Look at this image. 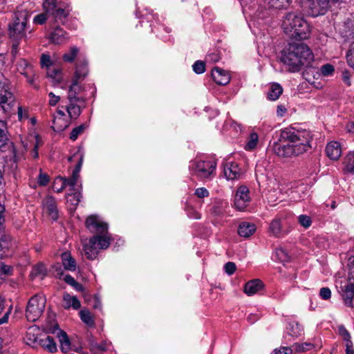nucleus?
Segmentation results:
<instances>
[{
	"mask_svg": "<svg viewBox=\"0 0 354 354\" xmlns=\"http://www.w3.org/2000/svg\"><path fill=\"white\" fill-rule=\"evenodd\" d=\"M280 61L286 66L287 71L295 73L299 71L303 67L305 70L303 76L309 83L320 75L317 66H313L314 55L310 48L304 43L293 42L289 44L281 50Z\"/></svg>",
	"mask_w": 354,
	"mask_h": 354,
	"instance_id": "1",
	"label": "nucleus"
},
{
	"mask_svg": "<svg viewBox=\"0 0 354 354\" xmlns=\"http://www.w3.org/2000/svg\"><path fill=\"white\" fill-rule=\"evenodd\" d=\"M310 133L307 131H299L286 128L281 131L280 138L272 146V151L283 158L297 156L310 149Z\"/></svg>",
	"mask_w": 354,
	"mask_h": 354,
	"instance_id": "2",
	"label": "nucleus"
},
{
	"mask_svg": "<svg viewBox=\"0 0 354 354\" xmlns=\"http://www.w3.org/2000/svg\"><path fill=\"white\" fill-rule=\"evenodd\" d=\"M281 26L284 32L291 38L302 40L308 39L310 35L308 23L297 10L286 12Z\"/></svg>",
	"mask_w": 354,
	"mask_h": 354,
	"instance_id": "3",
	"label": "nucleus"
},
{
	"mask_svg": "<svg viewBox=\"0 0 354 354\" xmlns=\"http://www.w3.org/2000/svg\"><path fill=\"white\" fill-rule=\"evenodd\" d=\"M110 245V239L105 234L93 235L88 243L83 245L86 257L95 259L98 255V249H106Z\"/></svg>",
	"mask_w": 354,
	"mask_h": 354,
	"instance_id": "4",
	"label": "nucleus"
},
{
	"mask_svg": "<svg viewBox=\"0 0 354 354\" xmlns=\"http://www.w3.org/2000/svg\"><path fill=\"white\" fill-rule=\"evenodd\" d=\"M26 16L16 17L12 24L8 26L9 36L13 41V48H17L19 44V41L26 37Z\"/></svg>",
	"mask_w": 354,
	"mask_h": 354,
	"instance_id": "5",
	"label": "nucleus"
},
{
	"mask_svg": "<svg viewBox=\"0 0 354 354\" xmlns=\"http://www.w3.org/2000/svg\"><path fill=\"white\" fill-rule=\"evenodd\" d=\"M45 308V299L39 295L32 296L28 301L26 317L29 322H35L39 319Z\"/></svg>",
	"mask_w": 354,
	"mask_h": 354,
	"instance_id": "6",
	"label": "nucleus"
},
{
	"mask_svg": "<svg viewBox=\"0 0 354 354\" xmlns=\"http://www.w3.org/2000/svg\"><path fill=\"white\" fill-rule=\"evenodd\" d=\"M301 7L308 15L313 17L323 15L330 9L324 0H301Z\"/></svg>",
	"mask_w": 354,
	"mask_h": 354,
	"instance_id": "7",
	"label": "nucleus"
},
{
	"mask_svg": "<svg viewBox=\"0 0 354 354\" xmlns=\"http://www.w3.org/2000/svg\"><path fill=\"white\" fill-rule=\"evenodd\" d=\"M5 211V207L0 203V224L3 219V213ZM13 243L10 234L4 231H0V258H3L9 254L12 249Z\"/></svg>",
	"mask_w": 354,
	"mask_h": 354,
	"instance_id": "8",
	"label": "nucleus"
},
{
	"mask_svg": "<svg viewBox=\"0 0 354 354\" xmlns=\"http://www.w3.org/2000/svg\"><path fill=\"white\" fill-rule=\"evenodd\" d=\"M85 225L88 230L95 235L106 234L108 232L107 223L100 221L97 216H89L86 221Z\"/></svg>",
	"mask_w": 354,
	"mask_h": 354,
	"instance_id": "9",
	"label": "nucleus"
},
{
	"mask_svg": "<svg viewBox=\"0 0 354 354\" xmlns=\"http://www.w3.org/2000/svg\"><path fill=\"white\" fill-rule=\"evenodd\" d=\"M15 104V97L10 91L0 92V111L9 115Z\"/></svg>",
	"mask_w": 354,
	"mask_h": 354,
	"instance_id": "10",
	"label": "nucleus"
},
{
	"mask_svg": "<svg viewBox=\"0 0 354 354\" xmlns=\"http://www.w3.org/2000/svg\"><path fill=\"white\" fill-rule=\"evenodd\" d=\"M339 293L346 306L354 308V282L348 280L347 283L340 286Z\"/></svg>",
	"mask_w": 354,
	"mask_h": 354,
	"instance_id": "11",
	"label": "nucleus"
},
{
	"mask_svg": "<svg viewBox=\"0 0 354 354\" xmlns=\"http://www.w3.org/2000/svg\"><path fill=\"white\" fill-rule=\"evenodd\" d=\"M81 80L72 77L71 84L69 86L68 91V100H82V103L86 102V97L83 96H78L82 92L84 91V86L80 84Z\"/></svg>",
	"mask_w": 354,
	"mask_h": 354,
	"instance_id": "12",
	"label": "nucleus"
},
{
	"mask_svg": "<svg viewBox=\"0 0 354 354\" xmlns=\"http://www.w3.org/2000/svg\"><path fill=\"white\" fill-rule=\"evenodd\" d=\"M249 189L245 186H240L234 196V206L239 210H243L250 201Z\"/></svg>",
	"mask_w": 354,
	"mask_h": 354,
	"instance_id": "13",
	"label": "nucleus"
},
{
	"mask_svg": "<svg viewBox=\"0 0 354 354\" xmlns=\"http://www.w3.org/2000/svg\"><path fill=\"white\" fill-rule=\"evenodd\" d=\"M6 122L0 120V150L2 151H10L15 153L13 142L8 137Z\"/></svg>",
	"mask_w": 354,
	"mask_h": 354,
	"instance_id": "14",
	"label": "nucleus"
},
{
	"mask_svg": "<svg viewBox=\"0 0 354 354\" xmlns=\"http://www.w3.org/2000/svg\"><path fill=\"white\" fill-rule=\"evenodd\" d=\"M58 339L60 343V349L65 354H73L72 351L80 353L82 350V346H76L71 342L66 332H63Z\"/></svg>",
	"mask_w": 354,
	"mask_h": 354,
	"instance_id": "15",
	"label": "nucleus"
},
{
	"mask_svg": "<svg viewBox=\"0 0 354 354\" xmlns=\"http://www.w3.org/2000/svg\"><path fill=\"white\" fill-rule=\"evenodd\" d=\"M216 169V165L210 162L199 161L195 165V172L201 178L209 177Z\"/></svg>",
	"mask_w": 354,
	"mask_h": 354,
	"instance_id": "16",
	"label": "nucleus"
},
{
	"mask_svg": "<svg viewBox=\"0 0 354 354\" xmlns=\"http://www.w3.org/2000/svg\"><path fill=\"white\" fill-rule=\"evenodd\" d=\"M211 75L214 81L218 85H226L230 81L228 73L219 67L214 68Z\"/></svg>",
	"mask_w": 354,
	"mask_h": 354,
	"instance_id": "17",
	"label": "nucleus"
},
{
	"mask_svg": "<svg viewBox=\"0 0 354 354\" xmlns=\"http://www.w3.org/2000/svg\"><path fill=\"white\" fill-rule=\"evenodd\" d=\"M43 206L48 215L53 219L56 220L58 217V212L55 199L53 196H47L43 201Z\"/></svg>",
	"mask_w": 354,
	"mask_h": 354,
	"instance_id": "18",
	"label": "nucleus"
},
{
	"mask_svg": "<svg viewBox=\"0 0 354 354\" xmlns=\"http://www.w3.org/2000/svg\"><path fill=\"white\" fill-rule=\"evenodd\" d=\"M68 104L66 106V110L71 120H76L82 113V107L77 103L82 102V100H68Z\"/></svg>",
	"mask_w": 354,
	"mask_h": 354,
	"instance_id": "19",
	"label": "nucleus"
},
{
	"mask_svg": "<svg viewBox=\"0 0 354 354\" xmlns=\"http://www.w3.org/2000/svg\"><path fill=\"white\" fill-rule=\"evenodd\" d=\"M88 62L84 59H78L75 64V71L73 77L83 80L88 75Z\"/></svg>",
	"mask_w": 354,
	"mask_h": 354,
	"instance_id": "20",
	"label": "nucleus"
},
{
	"mask_svg": "<svg viewBox=\"0 0 354 354\" xmlns=\"http://www.w3.org/2000/svg\"><path fill=\"white\" fill-rule=\"evenodd\" d=\"M326 153L328 157L331 160H338L342 153L340 144L335 141L329 142L326 145Z\"/></svg>",
	"mask_w": 354,
	"mask_h": 354,
	"instance_id": "21",
	"label": "nucleus"
},
{
	"mask_svg": "<svg viewBox=\"0 0 354 354\" xmlns=\"http://www.w3.org/2000/svg\"><path fill=\"white\" fill-rule=\"evenodd\" d=\"M263 287V282L258 279L248 281L244 286V292L249 296L256 294Z\"/></svg>",
	"mask_w": 354,
	"mask_h": 354,
	"instance_id": "22",
	"label": "nucleus"
},
{
	"mask_svg": "<svg viewBox=\"0 0 354 354\" xmlns=\"http://www.w3.org/2000/svg\"><path fill=\"white\" fill-rule=\"evenodd\" d=\"M68 38L67 32L60 27L55 28L51 33L50 39L54 44H59L64 42Z\"/></svg>",
	"mask_w": 354,
	"mask_h": 354,
	"instance_id": "23",
	"label": "nucleus"
},
{
	"mask_svg": "<svg viewBox=\"0 0 354 354\" xmlns=\"http://www.w3.org/2000/svg\"><path fill=\"white\" fill-rule=\"evenodd\" d=\"M38 346L44 348L46 351L53 353L57 351V344L54 340V339L47 335L44 337H41V339H39Z\"/></svg>",
	"mask_w": 354,
	"mask_h": 354,
	"instance_id": "24",
	"label": "nucleus"
},
{
	"mask_svg": "<svg viewBox=\"0 0 354 354\" xmlns=\"http://www.w3.org/2000/svg\"><path fill=\"white\" fill-rule=\"evenodd\" d=\"M63 300L64 302L63 307L65 309H68L72 307L73 309L77 310L81 307L80 302L77 299V297H71L70 294L67 292L64 293Z\"/></svg>",
	"mask_w": 354,
	"mask_h": 354,
	"instance_id": "25",
	"label": "nucleus"
},
{
	"mask_svg": "<svg viewBox=\"0 0 354 354\" xmlns=\"http://www.w3.org/2000/svg\"><path fill=\"white\" fill-rule=\"evenodd\" d=\"M341 32L346 39H354V19H347L343 25Z\"/></svg>",
	"mask_w": 354,
	"mask_h": 354,
	"instance_id": "26",
	"label": "nucleus"
},
{
	"mask_svg": "<svg viewBox=\"0 0 354 354\" xmlns=\"http://www.w3.org/2000/svg\"><path fill=\"white\" fill-rule=\"evenodd\" d=\"M12 311V306H8L3 297L0 296V315L3 314L0 318V325L7 323Z\"/></svg>",
	"mask_w": 354,
	"mask_h": 354,
	"instance_id": "27",
	"label": "nucleus"
},
{
	"mask_svg": "<svg viewBox=\"0 0 354 354\" xmlns=\"http://www.w3.org/2000/svg\"><path fill=\"white\" fill-rule=\"evenodd\" d=\"M224 174L228 180L238 178L240 176L238 165L233 163H227L224 167Z\"/></svg>",
	"mask_w": 354,
	"mask_h": 354,
	"instance_id": "28",
	"label": "nucleus"
},
{
	"mask_svg": "<svg viewBox=\"0 0 354 354\" xmlns=\"http://www.w3.org/2000/svg\"><path fill=\"white\" fill-rule=\"evenodd\" d=\"M256 231V227L254 224L246 222L241 223L238 229V233L241 236L247 238L251 236Z\"/></svg>",
	"mask_w": 354,
	"mask_h": 354,
	"instance_id": "29",
	"label": "nucleus"
},
{
	"mask_svg": "<svg viewBox=\"0 0 354 354\" xmlns=\"http://www.w3.org/2000/svg\"><path fill=\"white\" fill-rule=\"evenodd\" d=\"M62 261L63 266L66 270L70 271H75L76 269V261L74 258L68 252H65L62 254Z\"/></svg>",
	"mask_w": 354,
	"mask_h": 354,
	"instance_id": "30",
	"label": "nucleus"
},
{
	"mask_svg": "<svg viewBox=\"0 0 354 354\" xmlns=\"http://www.w3.org/2000/svg\"><path fill=\"white\" fill-rule=\"evenodd\" d=\"M283 93V88L278 83H272L268 92L267 97L270 100L275 101L279 99Z\"/></svg>",
	"mask_w": 354,
	"mask_h": 354,
	"instance_id": "31",
	"label": "nucleus"
},
{
	"mask_svg": "<svg viewBox=\"0 0 354 354\" xmlns=\"http://www.w3.org/2000/svg\"><path fill=\"white\" fill-rule=\"evenodd\" d=\"M47 273V270L45 265L42 263H39L33 266L32 270L30 272V277L32 278H35L38 276H42V277H45Z\"/></svg>",
	"mask_w": 354,
	"mask_h": 354,
	"instance_id": "32",
	"label": "nucleus"
},
{
	"mask_svg": "<svg viewBox=\"0 0 354 354\" xmlns=\"http://www.w3.org/2000/svg\"><path fill=\"white\" fill-rule=\"evenodd\" d=\"M79 53V48L76 46L70 48L69 50L63 55V60L65 62L72 63Z\"/></svg>",
	"mask_w": 354,
	"mask_h": 354,
	"instance_id": "33",
	"label": "nucleus"
},
{
	"mask_svg": "<svg viewBox=\"0 0 354 354\" xmlns=\"http://www.w3.org/2000/svg\"><path fill=\"white\" fill-rule=\"evenodd\" d=\"M57 7L56 0H45L43 2L44 12L47 15H53Z\"/></svg>",
	"mask_w": 354,
	"mask_h": 354,
	"instance_id": "34",
	"label": "nucleus"
},
{
	"mask_svg": "<svg viewBox=\"0 0 354 354\" xmlns=\"http://www.w3.org/2000/svg\"><path fill=\"white\" fill-rule=\"evenodd\" d=\"M66 187L65 177L57 176L55 178L53 184V189L55 192L60 193Z\"/></svg>",
	"mask_w": 354,
	"mask_h": 354,
	"instance_id": "35",
	"label": "nucleus"
},
{
	"mask_svg": "<svg viewBox=\"0 0 354 354\" xmlns=\"http://www.w3.org/2000/svg\"><path fill=\"white\" fill-rule=\"evenodd\" d=\"M270 232L275 236H278L281 233V223L280 218H274L270 223L269 227Z\"/></svg>",
	"mask_w": 354,
	"mask_h": 354,
	"instance_id": "36",
	"label": "nucleus"
},
{
	"mask_svg": "<svg viewBox=\"0 0 354 354\" xmlns=\"http://www.w3.org/2000/svg\"><path fill=\"white\" fill-rule=\"evenodd\" d=\"M81 320L89 326L95 325L94 319L92 317L91 313L86 310H82L80 312Z\"/></svg>",
	"mask_w": 354,
	"mask_h": 354,
	"instance_id": "37",
	"label": "nucleus"
},
{
	"mask_svg": "<svg viewBox=\"0 0 354 354\" xmlns=\"http://www.w3.org/2000/svg\"><path fill=\"white\" fill-rule=\"evenodd\" d=\"M41 337L35 336V334L30 332H28L26 335V344L33 348H37L39 339H41Z\"/></svg>",
	"mask_w": 354,
	"mask_h": 354,
	"instance_id": "38",
	"label": "nucleus"
},
{
	"mask_svg": "<svg viewBox=\"0 0 354 354\" xmlns=\"http://www.w3.org/2000/svg\"><path fill=\"white\" fill-rule=\"evenodd\" d=\"M258 140H259V136L257 133H252L250 135V137H249V140L248 141L245 147V149L246 150H252L254 149L256 146H257V144L258 142Z\"/></svg>",
	"mask_w": 354,
	"mask_h": 354,
	"instance_id": "39",
	"label": "nucleus"
},
{
	"mask_svg": "<svg viewBox=\"0 0 354 354\" xmlns=\"http://www.w3.org/2000/svg\"><path fill=\"white\" fill-rule=\"evenodd\" d=\"M346 169L354 173V152H350L345 158Z\"/></svg>",
	"mask_w": 354,
	"mask_h": 354,
	"instance_id": "40",
	"label": "nucleus"
},
{
	"mask_svg": "<svg viewBox=\"0 0 354 354\" xmlns=\"http://www.w3.org/2000/svg\"><path fill=\"white\" fill-rule=\"evenodd\" d=\"M276 256L282 263L288 262L290 260V257L288 255L287 251L283 248L277 249Z\"/></svg>",
	"mask_w": 354,
	"mask_h": 354,
	"instance_id": "41",
	"label": "nucleus"
},
{
	"mask_svg": "<svg viewBox=\"0 0 354 354\" xmlns=\"http://www.w3.org/2000/svg\"><path fill=\"white\" fill-rule=\"evenodd\" d=\"M86 126L84 124H82L77 127L73 129L70 133V139L72 140H76L78 138L79 135L83 133Z\"/></svg>",
	"mask_w": 354,
	"mask_h": 354,
	"instance_id": "42",
	"label": "nucleus"
},
{
	"mask_svg": "<svg viewBox=\"0 0 354 354\" xmlns=\"http://www.w3.org/2000/svg\"><path fill=\"white\" fill-rule=\"evenodd\" d=\"M337 328L339 335L342 337L346 343L351 342L350 333L343 325L339 326Z\"/></svg>",
	"mask_w": 354,
	"mask_h": 354,
	"instance_id": "43",
	"label": "nucleus"
},
{
	"mask_svg": "<svg viewBox=\"0 0 354 354\" xmlns=\"http://www.w3.org/2000/svg\"><path fill=\"white\" fill-rule=\"evenodd\" d=\"M64 332L60 329L57 324H55L53 326H49L46 328V333L55 335L57 338L62 335V333Z\"/></svg>",
	"mask_w": 354,
	"mask_h": 354,
	"instance_id": "44",
	"label": "nucleus"
},
{
	"mask_svg": "<svg viewBox=\"0 0 354 354\" xmlns=\"http://www.w3.org/2000/svg\"><path fill=\"white\" fill-rule=\"evenodd\" d=\"M347 266L349 270L348 280L354 283V256L348 259Z\"/></svg>",
	"mask_w": 354,
	"mask_h": 354,
	"instance_id": "45",
	"label": "nucleus"
},
{
	"mask_svg": "<svg viewBox=\"0 0 354 354\" xmlns=\"http://www.w3.org/2000/svg\"><path fill=\"white\" fill-rule=\"evenodd\" d=\"M298 222L301 226L304 227L305 228L310 227L312 223L310 217L304 214L299 216Z\"/></svg>",
	"mask_w": 354,
	"mask_h": 354,
	"instance_id": "46",
	"label": "nucleus"
},
{
	"mask_svg": "<svg viewBox=\"0 0 354 354\" xmlns=\"http://www.w3.org/2000/svg\"><path fill=\"white\" fill-rule=\"evenodd\" d=\"M194 71L197 74H201L205 71V64L203 61L198 60L192 66Z\"/></svg>",
	"mask_w": 354,
	"mask_h": 354,
	"instance_id": "47",
	"label": "nucleus"
},
{
	"mask_svg": "<svg viewBox=\"0 0 354 354\" xmlns=\"http://www.w3.org/2000/svg\"><path fill=\"white\" fill-rule=\"evenodd\" d=\"M56 20H62L66 17L67 14L64 9L57 7L52 15Z\"/></svg>",
	"mask_w": 354,
	"mask_h": 354,
	"instance_id": "48",
	"label": "nucleus"
},
{
	"mask_svg": "<svg viewBox=\"0 0 354 354\" xmlns=\"http://www.w3.org/2000/svg\"><path fill=\"white\" fill-rule=\"evenodd\" d=\"M334 66L330 64H326L321 67L320 71L324 76L331 75L334 71Z\"/></svg>",
	"mask_w": 354,
	"mask_h": 354,
	"instance_id": "49",
	"label": "nucleus"
},
{
	"mask_svg": "<svg viewBox=\"0 0 354 354\" xmlns=\"http://www.w3.org/2000/svg\"><path fill=\"white\" fill-rule=\"evenodd\" d=\"M347 62L348 64L354 68V41L351 44L350 49L347 54Z\"/></svg>",
	"mask_w": 354,
	"mask_h": 354,
	"instance_id": "50",
	"label": "nucleus"
},
{
	"mask_svg": "<svg viewBox=\"0 0 354 354\" xmlns=\"http://www.w3.org/2000/svg\"><path fill=\"white\" fill-rule=\"evenodd\" d=\"M6 91H10L8 80L3 74H0V92H4Z\"/></svg>",
	"mask_w": 354,
	"mask_h": 354,
	"instance_id": "51",
	"label": "nucleus"
},
{
	"mask_svg": "<svg viewBox=\"0 0 354 354\" xmlns=\"http://www.w3.org/2000/svg\"><path fill=\"white\" fill-rule=\"evenodd\" d=\"M50 180L49 176L46 174H44L41 172L40 169V173L38 176V184L40 186H46Z\"/></svg>",
	"mask_w": 354,
	"mask_h": 354,
	"instance_id": "52",
	"label": "nucleus"
},
{
	"mask_svg": "<svg viewBox=\"0 0 354 354\" xmlns=\"http://www.w3.org/2000/svg\"><path fill=\"white\" fill-rule=\"evenodd\" d=\"M224 212V208L222 204H215L211 208V213L215 216H221Z\"/></svg>",
	"mask_w": 354,
	"mask_h": 354,
	"instance_id": "53",
	"label": "nucleus"
},
{
	"mask_svg": "<svg viewBox=\"0 0 354 354\" xmlns=\"http://www.w3.org/2000/svg\"><path fill=\"white\" fill-rule=\"evenodd\" d=\"M295 350L297 351L300 352V351H310L313 348L314 346L311 343L306 342V343L302 344L301 345L295 344Z\"/></svg>",
	"mask_w": 354,
	"mask_h": 354,
	"instance_id": "54",
	"label": "nucleus"
},
{
	"mask_svg": "<svg viewBox=\"0 0 354 354\" xmlns=\"http://www.w3.org/2000/svg\"><path fill=\"white\" fill-rule=\"evenodd\" d=\"M224 268L225 272L229 275L234 274L236 269V264L234 262L226 263Z\"/></svg>",
	"mask_w": 354,
	"mask_h": 354,
	"instance_id": "55",
	"label": "nucleus"
},
{
	"mask_svg": "<svg viewBox=\"0 0 354 354\" xmlns=\"http://www.w3.org/2000/svg\"><path fill=\"white\" fill-rule=\"evenodd\" d=\"M46 19H47V15H46V13L44 12V13H40V14L36 15L34 17L33 21H34V23L37 24H43L45 23Z\"/></svg>",
	"mask_w": 354,
	"mask_h": 354,
	"instance_id": "56",
	"label": "nucleus"
},
{
	"mask_svg": "<svg viewBox=\"0 0 354 354\" xmlns=\"http://www.w3.org/2000/svg\"><path fill=\"white\" fill-rule=\"evenodd\" d=\"M319 295L323 299L327 300L331 297V291L328 288H322L319 290Z\"/></svg>",
	"mask_w": 354,
	"mask_h": 354,
	"instance_id": "57",
	"label": "nucleus"
},
{
	"mask_svg": "<svg viewBox=\"0 0 354 354\" xmlns=\"http://www.w3.org/2000/svg\"><path fill=\"white\" fill-rule=\"evenodd\" d=\"M41 67H48L51 65L50 57L48 55L42 54L40 60Z\"/></svg>",
	"mask_w": 354,
	"mask_h": 354,
	"instance_id": "58",
	"label": "nucleus"
},
{
	"mask_svg": "<svg viewBox=\"0 0 354 354\" xmlns=\"http://www.w3.org/2000/svg\"><path fill=\"white\" fill-rule=\"evenodd\" d=\"M83 156L82 155L80 156V160L78 162V163L76 165L74 170L73 171V174H72V176H74V177H76V178H79V173L81 170V167H82V162H83Z\"/></svg>",
	"mask_w": 354,
	"mask_h": 354,
	"instance_id": "59",
	"label": "nucleus"
},
{
	"mask_svg": "<svg viewBox=\"0 0 354 354\" xmlns=\"http://www.w3.org/2000/svg\"><path fill=\"white\" fill-rule=\"evenodd\" d=\"M272 354H292V350L288 346L281 347L275 349Z\"/></svg>",
	"mask_w": 354,
	"mask_h": 354,
	"instance_id": "60",
	"label": "nucleus"
},
{
	"mask_svg": "<svg viewBox=\"0 0 354 354\" xmlns=\"http://www.w3.org/2000/svg\"><path fill=\"white\" fill-rule=\"evenodd\" d=\"M195 194L198 198H205V197L208 196L209 192L207 191V189H205L204 187H201V188H198L196 189Z\"/></svg>",
	"mask_w": 354,
	"mask_h": 354,
	"instance_id": "61",
	"label": "nucleus"
},
{
	"mask_svg": "<svg viewBox=\"0 0 354 354\" xmlns=\"http://www.w3.org/2000/svg\"><path fill=\"white\" fill-rule=\"evenodd\" d=\"M291 332L289 331V334L292 336H298L300 334L299 327L298 324H290Z\"/></svg>",
	"mask_w": 354,
	"mask_h": 354,
	"instance_id": "62",
	"label": "nucleus"
},
{
	"mask_svg": "<svg viewBox=\"0 0 354 354\" xmlns=\"http://www.w3.org/2000/svg\"><path fill=\"white\" fill-rule=\"evenodd\" d=\"M48 96L50 97L49 100V104L50 106H55L60 100L59 96L55 95L53 92H50Z\"/></svg>",
	"mask_w": 354,
	"mask_h": 354,
	"instance_id": "63",
	"label": "nucleus"
},
{
	"mask_svg": "<svg viewBox=\"0 0 354 354\" xmlns=\"http://www.w3.org/2000/svg\"><path fill=\"white\" fill-rule=\"evenodd\" d=\"M77 178L74 177L73 176H71V177L69 178H65L66 186L68 185L70 187H74L77 183Z\"/></svg>",
	"mask_w": 354,
	"mask_h": 354,
	"instance_id": "64",
	"label": "nucleus"
}]
</instances>
